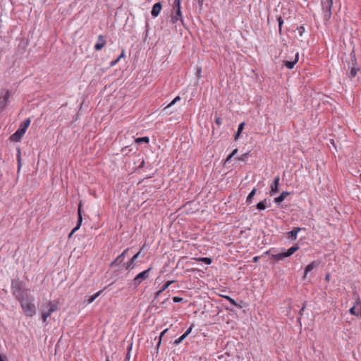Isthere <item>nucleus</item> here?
I'll use <instances>...</instances> for the list:
<instances>
[{
    "label": "nucleus",
    "instance_id": "f257e3e1",
    "mask_svg": "<svg viewBox=\"0 0 361 361\" xmlns=\"http://www.w3.org/2000/svg\"><path fill=\"white\" fill-rule=\"evenodd\" d=\"M25 283L20 281L18 277L11 279V290L13 296L18 302L28 296L29 289L25 288Z\"/></svg>",
    "mask_w": 361,
    "mask_h": 361
},
{
    "label": "nucleus",
    "instance_id": "f03ea898",
    "mask_svg": "<svg viewBox=\"0 0 361 361\" xmlns=\"http://www.w3.org/2000/svg\"><path fill=\"white\" fill-rule=\"evenodd\" d=\"M33 300L34 298L32 297H27L19 301L23 313L29 317H32L36 314V307Z\"/></svg>",
    "mask_w": 361,
    "mask_h": 361
},
{
    "label": "nucleus",
    "instance_id": "7ed1b4c3",
    "mask_svg": "<svg viewBox=\"0 0 361 361\" xmlns=\"http://www.w3.org/2000/svg\"><path fill=\"white\" fill-rule=\"evenodd\" d=\"M31 123L30 118L25 119L20 124L18 129L10 137L13 142H20Z\"/></svg>",
    "mask_w": 361,
    "mask_h": 361
},
{
    "label": "nucleus",
    "instance_id": "20e7f679",
    "mask_svg": "<svg viewBox=\"0 0 361 361\" xmlns=\"http://www.w3.org/2000/svg\"><path fill=\"white\" fill-rule=\"evenodd\" d=\"M178 20L180 21L183 25H185L184 20L181 12L180 4L173 3V8L171 15V21L172 23H176Z\"/></svg>",
    "mask_w": 361,
    "mask_h": 361
},
{
    "label": "nucleus",
    "instance_id": "39448f33",
    "mask_svg": "<svg viewBox=\"0 0 361 361\" xmlns=\"http://www.w3.org/2000/svg\"><path fill=\"white\" fill-rule=\"evenodd\" d=\"M152 269V267H149L147 269L137 274L132 281L131 285L134 286V288L138 287L143 281L149 278V273Z\"/></svg>",
    "mask_w": 361,
    "mask_h": 361
},
{
    "label": "nucleus",
    "instance_id": "423d86ee",
    "mask_svg": "<svg viewBox=\"0 0 361 361\" xmlns=\"http://www.w3.org/2000/svg\"><path fill=\"white\" fill-rule=\"evenodd\" d=\"M47 310H44V311L42 313V319L43 322H46L47 318L50 317L53 312L59 310L58 302L55 301H49L47 304Z\"/></svg>",
    "mask_w": 361,
    "mask_h": 361
},
{
    "label": "nucleus",
    "instance_id": "0eeeda50",
    "mask_svg": "<svg viewBox=\"0 0 361 361\" xmlns=\"http://www.w3.org/2000/svg\"><path fill=\"white\" fill-rule=\"evenodd\" d=\"M333 0H322V8L324 13V20H329L331 16V7Z\"/></svg>",
    "mask_w": 361,
    "mask_h": 361
},
{
    "label": "nucleus",
    "instance_id": "6e6552de",
    "mask_svg": "<svg viewBox=\"0 0 361 361\" xmlns=\"http://www.w3.org/2000/svg\"><path fill=\"white\" fill-rule=\"evenodd\" d=\"M129 251V248L125 249L121 254H120L110 264L109 267L113 268L114 267H123V264H125L124 259L126 258V254Z\"/></svg>",
    "mask_w": 361,
    "mask_h": 361
},
{
    "label": "nucleus",
    "instance_id": "1a4fd4ad",
    "mask_svg": "<svg viewBox=\"0 0 361 361\" xmlns=\"http://www.w3.org/2000/svg\"><path fill=\"white\" fill-rule=\"evenodd\" d=\"M142 249H140L139 252L134 255L128 262H127L126 264H123V267L126 270L130 271L135 268L137 264V259L140 257Z\"/></svg>",
    "mask_w": 361,
    "mask_h": 361
},
{
    "label": "nucleus",
    "instance_id": "9d476101",
    "mask_svg": "<svg viewBox=\"0 0 361 361\" xmlns=\"http://www.w3.org/2000/svg\"><path fill=\"white\" fill-rule=\"evenodd\" d=\"M82 204L81 202L78 204V221L76 226L73 228L71 233L68 235V238H71L73 233L76 232L80 228L82 222V210H81Z\"/></svg>",
    "mask_w": 361,
    "mask_h": 361
},
{
    "label": "nucleus",
    "instance_id": "9b49d317",
    "mask_svg": "<svg viewBox=\"0 0 361 361\" xmlns=\"http://www.w3.org/2000/svg\"><path fill=\"white\" fill-rule=\"evenodd\" d=\"M10 97L11 92L8 90H6L4 94L0 95V112L7 106Z\"/></svg>",
    "mask_w": 361,
    "mask_h": 361
},
{
    "label": "nucleus",
    "instance_id": "f8f14e48",
    "mask_svg": "<svg viewBox=\"0 0 361 361\" xmlns=\"http://www.w3.org/2000/svg\"><path fill=\"white\" fill-rule=\"evenodd\" d=\"M350 57L352 59V64L353 65V66L351 67V68H350V77L355 78L357 75V72L360 71V69L359 67L355 66V64L357 63V60H356L355 54H353V53L350 54Z\"/></svg>",
    "mask_w": 361,
    "mask_h": 361
},
{
    "label": "nucleus",
    "instance_id": "ddd939ff",
    "mask_svg": "<svg viewBox=\"0 0 361 361\" xmlns=\"http://www.w3.org/2000/svg\"><path fill=\"white\" fill-rule=\"evenodd\" d=\"M279 181L280 178L279 176H276L271 184L270 195L273 196L279 191Z\"/></svg>",
    "mask_w": 361,
    "mask_h": 361
},
{
    "label": "nucleus",
    "instance_id": "4468645a",
    "mask_svg": "<svg viewBox=\"0 0 361 361\" xmlns=\"http://www.w3.org/2000/svg\"><path fill=\"white\" fill-rule=\"evenodd\" d=\"M301 230H305V228L294 227L290 231L286 233L287 238L290 240H295L297 239L298 233Z\"/></svg>",
    "mask_w": 361,
    "mask_h": 361
},
{
    "label": "nucleus",
    "instance_id": "2eb2a0df",
    "mask_svg": "<svg viewBox=\"0 0 361 361\" xmlns=\"http://www.w3.org/2000/svg\"><path fill=\"white\" fill-rule=\"evenodd\" d=\"M320 263L321 262L319 260H314L310 264H309L305 269L303 278L305 279L309 272H310L314 269L318 267Z\"/></svg>",
    "mask_w": 361,
    "mask_h": 361
},
{
    "label": "nucleus",
    "instance_id": "dca6fc26",
    "mask_svg": "<svg viewBox=\"0 0 361 361\" xmlns=\"http://www.w3.org/2000/svg\"><path fill=\"white\" fill-rule=\"evenodd\" d=\"M298 59H299V53L296 52L294 54V60L293 61H291V60H284L283 61V64H284V66L290 70V69L293 68V67L295 65V63L298 61Z\"/></svg>",
    "mask_w": 361,
    "mask_h": 361
},
{
    "label": "nucleus",
    "instance_id": "f3484780",
    "mask_svg": "<svg viewBox=\"0 0 361 361\" xmlns=\"http://www.w3.org/2000/svg\"><path fill=\"white\" fill-rule=\"evenodd\" d=\"M161 8H162V4L161 2H157V3L154 4L153 5L152 11H151V15L154 18L157 17L159 15Z\"/></svg>",
    "mask_w": 361,
    "mask_h": 361
},
{
    "label": "nucleus",
    "instance_id": "a211bd4d",
    "mask_svg": "<svg viewBox=\"0 0 361 361\" xmlns=\"http://www.w3.org/2000/svg\"><path fill=\"white\" fill-rule=\"evenodd\" d=\"M106 41L104 39V37L102 35H99L98 37V41L94 45V49L96 51L101 50L105 45H106Z\"/></svg>",
    "mask_w": 361,
    "mask_h": 361
},
{
    "label": "nucleus",
    "instance_id": "6ab92c4d",
    "mask_svg": "<svg viewBox=\"0 0 361 361\" xmlns=\"http://www.w3.org/2000/svg\"><path fill=\"white\" fill-rule=\"evenodd\" d=\"M288 257L285 252H281L278 254L271 255L270 259L274 262H279L281 260H283L285 258Z\"/></svg>",
    "mask_w": 361,
    "mask_h": 361
},
{
    "label": "nucleus",
    "instance_id": "aec40b11",
    "mask_svg": "<svg viewBox=\"0 0 361 361\" xmlns=\"http://www.w3.org/2000/svg\"><path fill=\"white\" fill-rule=\"evenodd\" d=\"M289 194L290 193L286 191L282 192L279 197L274 198V202L277 204H280Z\"/></svg>",
    "mask_w": 361,
    "mask_h": 361
},
{
    "label": "nucleus",
    "instance_id": "412c9836",
    "mask_svg": "<svg viewBox=\"0 0 361 361\" xmlns=\"http://www.w3.org/2000/svg\"><path fill=\"white\" fill-rule=\"evenodd\" d=\"M299 250V246L298 245H295L294 246H292L288 250H285V253L286 254L287 257H289L292 255H293L296 251Z\"/></svg>",
    "mask_w": 361,
    "mask_h": 361
},
{
    "label": "nucleus",
    "instance_id": "4be33fe9",
    "mask_svg": "<svg viewBox=\"0 0 361 361\" xmlns=\"http://www.w3.org/2000/svg\"><path fill=\"white\" fill-rule=\"evenodd\" d=\"M244 126H245V123H241L239 124L238 130L235 134V137H234L235 140H238L239 139V137H240V134H241L243 130L244 129Z\"/></svg>",
    "mask_w": 361,
    "mask_h": 361
},
{
    "label": "nucleus",
    "instance_id": "5701e85b",
    "mask_svg": "<svg viewBox=\"0 0 361 361\" xmlns=\"http://www.w3.org/2000/svg\"><path fill=\"white\" fill-rule=\"evenodd\" d=\"M135 142L137 145H140L142 143H148L149 142V138L147 136L140 137L135 140Z\"/></svg>",
    "mask_w": 361,
    "mask_h": 361
},
{
    "label": "nucleus",
    "instance_id": "b1692460",
    "mask_svg": "<svg viewBox=\"0 0 361 361\" xmlns=\"http://www.w3.org/2000/svg\"><path fill=\"white\" fill-rule=\"evenodd\" d=\"M256 191L257 190L255 188H253L250 192L248 194L247 197V199H246V203L247 204H251L252 201V199L254 197V196L256 194Z\"/></svg>",
    "mask_w": 361,
    "mask_h": 361
},
{
    "label": "nucleus",
    "instance_id": "393cba45",
    "mask_svg": "<svg viewBox=\"0 0 361 361\" xmlns=\"http://www.w3.org/2000/svg\"><path fill=\"white\" fill-rule=\"evenodd\" d=\"M169 329H166L165 330H164L159 335V341L157 343V348H156V353L157 354L158 353V351H159V348L161 345V338L162 337L165 335V334L166 333V331H168Z\"/></svg>",
    "mask_w": 361,
    "mask_h": 361
},
{
    "label": "nucleus",
    "instance_id": "a878e982",
    "mask_svg": "<svg viewBox=\"0 0 361 361\" xmlns=\"http://www.w3.org/2000/svg\"><path fill=\"white\" fill-rule=\"evenodd\" d=\"M101 293H102V290H99L97 293H95L94 295L90 296L87 299V303L88 304L92 303L97 297H99Z\"/></svg>",
    "mask_w": 361,
    "mask_h": 361
},
{
    "label": "nucleus",
    "instance_id": "bb28decb",
    "mask_svg": "<svg viewBox=\"0 0 361 361\" xmlns=\"http://www.w3.org/2000/svg\"><path fill=\"white\" fill-rule=\"evenodd\" d=\"M360 310H356L355 309V305H354L350 310H349V312L350 314L352 315H355V316H357V317H359V313H360Z\"/></svg>",
    "mask_w": 361,
    "mask_h": 361
},
{
    "label": "nucleus",
    "instance_id": "cd10ccee",
    "mask_svg": "<svg viewBox=\"0 0 361 361\" xmlns=\"http://www.w3.org/2000/svg\"><path fill=\"white\" fill-rule=\"evenodd\" d=\"M17 161H18V171H19L20 170V168L22 166L21 157H20V150L19 148L18 149Z\"/></svg>",
    "mask_w": 361,
    "mask_h": 361
},
{
    "label": "nucleus",
    "instance_id": "c85d7f7f",
    "mask_svg": "<svg viewBox=\"0 0 361 361\" xmlns=\"http://www.w3.org/2000/svg\"><path fill=\"white\" fill-rule=\"evenodd\" d=\"M256 207L259 211H262L267 208V204H265L262 201H261L257 204Z\"/></svg>",
    "mask_w": 361,
    "mask_h": 361
},
{
    "label": "nucleus",
    "instance_id": "c756f323",
    "mask_svg": "<svg viewBox=\"0 0 361 361\" xmlns=\"http://www.w3.org/2000/svg\"><path fill=\"white\" fill-rule=\"evenodd\" d=\"M277 21L279 23V34H281V30H282V25L283 24V20L282 19L281 16L277 17Z\"/></svg>",
    "mask_w": 361,
    "mask_h": 361
},
{
    "label": "nucleus",
    "instance_id": "7c9ffc66",
    "mask_svg": "<svg viewBox=\"0 0 361 361\" xmlns=\"http://www.w3.org/2000/svg\"><path fill=\"white\" fill-rule=\"evenodd\" d=\"M199 261L204 263L205 264H210L212 263V259L209 257H202Z\"/></svg>",
    "mask_w": 361,
    "mask_h": 361
},
{
    "label": "nucleus",
    "instance_id": "2f4dec72",
    "mask_svg": "<svg viewBox=\"0 0 361 361\" xmlns=\"http://www.w3.org/2000/svg\"><path fill=\"white\" fill-rule=\"evenodd\" d=\"M180 97L179 96H177L176 97H175L171 102V103L166 107V109L167 108H169L171 107V106H173V104H175L177 102L180 101Z\"/></svg>",
    "mask_w": 361,
    "mask_h": 361
},
{
    "label": "nucleus",
    "instance_id": "473e14b6",
    "mask_svg": "<svg viewBox=\"0 0 361 361\" xmlns=\"http://www.w3.org/2000/svg\"><path fill=\"white\" fill-rule=\"evenodd\" d=\"M248 153H244L241 156L237 157V159L240 161H246Z\"/></svg>",
    "mask_w": 361,
    "mask_h": 361
},
{
    "label": "nucleus",
    "instance_id": "72a5a7b5",
    "mask_svg": "<svg viewBox=\"0 0 361 361\" xmlns=\"http://www.w3.org/2000/svg\"><path fill=\"white\" fill-rule=\"evenodd\" d=\"M174 282V281H166L162 286L161 289L162 290H165L166 289H167L169 288V286L172 284Z\"/></svg>",
    "mask_w": 361,
    "mask_h": 361
},
{
    "label": "nucleus",
    "instance_id": "f704fd0d",
    "mask_svg": "<svg viewBox=\"0 0 361 361\" xmlns=\"http://www.w3.org/2000/svg\"><path fill=\"white\" fill-rule=\"evenodd\" d=\"M131 349H132V345H130L128 348V352H127V353H126V357H125V359H124V361H129V360H130V350H131Z\"/></svg>",
    "mask_w": 361,
    "mask_h": 361
},
{
    "label": "nucleus",
    "instance_id": "c9c22d12",
    "mask_svg": "<svg viewBox=\"0 0 361 361\" xmlns=\"http://www.w3.org/2000/svg\"><path fill=\"white\" fill-rule=\"evenodd\" d=\"M230 302L231 304H232L233 305H235L236 307H238L240 308H242V306L240 305L239 304H238L235 300L234 299H233L232 298H230V300H228Z\"/></svg>",
    "mask_w": 361,
    "mask_h": 361
},
{
    "label": "nucleus",
    "instance_id": "e433bc0d",
    "mask_svg": "<svg viewBox=\"0 0 361 361\" xmlns=\"http://www.w3.org/2000/svg\"><path fill=\"white\" fill-rule=\"evenodd\" d=\"M230 302L231 304H232L233 305H235L236 307H238L240 308H242V306L240 305L239 304H238L235 300L234 299H233L232 298H230V300H228Z\"/></svg>",
    "mask_w": 361,
    "mask_h": 361
},
{
    "label": "nucleus",
    "instance_id": "4c0bfd02",
    "mask_svg": "<svg viewBox=\"0 0 361 361\" xmlns=\"http://www.w3.org/2000/svg\"><path fill=\"white\" fill-rule=\"evenodd\" d=\"M183 298H180V297H178V296H175L173 298V301L174 302H180L181 301H183Z\"/></svg>",
    "mask_w": 361,
    "mask_h": 361
},
{
    "label": "nucleus",
    "instance_id": "58836bf2",
    "mask_svg": "<svg viewBox=\"0 0 361 361\" xmlns=\"http://www.w3.org/2000/svg\"><path fill=\"white\" fill-rule=\"evenodd\" d=\"M297 30H298L300 35H302L305 31V27L303 26H300V27H298Z\"/></svg>",
    "mask_w": 361,
    "mask_h": 361
},
{
    "label": "nucleus",
    "instance_id": "ea45409f",
    "mask_svg": "<svg viewBox=\"0 0 361 361\" xmlns=\"http://www.w3.org/2000/svg\"><path fill=\"white\" fill-rule=\"evenodd\" d=\"M125 51L123 49L121 54L117 57V61H120L121 59L125 58Z\"/></svg>",
    "mask_w": 361,
    "mask_h": 361
},
{
    "label": "nucleus",
    "instance_id": "a19ab883",
    "mask_svg": "<svg viewBox=\"0 0 361 361\" xmlns=\"http://www.w3.org/2000/svg\"><path fill=\"white\" fill-rule=\"evenodd\" d=\"M233 157H234V156H233V155H232V154H230L227 157V158H226V161H225V164H226L229 163V162L231 161V159H232Z\"/></svg>",
    "mask_w": 361,
    "mask_h": 361
},
{
    "label": "nucleus",
    "instance_id": "79ce46f5",
    "mask_svg": "<svg viewBox=\"0 0 361 361\" xmlns=\"http://www.w3.org/2000/svg\"><path fill=\"white\" fill-rule=\"evenodd\" d=\"M164 292V290H162V289L161 288L159 290H158L157 293H156V295H155V298L153 300L152 302H154V300L157 299V298L160 295V294Z\"/></svg>",
    "mask_w": 361,
    "mask_h": 361
},
{
    "label": "nucleus",
    "instance_id": "37998d69",
    "mask_svg": "<svg viewBox=\"0 0 361 361\" xmlns=\"http://www.w3.org/2000/svg\"><path fill=\"white\" fill-rule=\"evenodd\" d=\"M262 202H263L265 204H267V207H268V206H270V205H271L270 200H268V199H267V198H266V199H264V200H262Z\"/></svg>",
    "mask_w": 361,
    "mask_h": 361
},
{
    "label": "nucleus",
    "instance_id": "c03bdc74",
    "mask_svg": "<svg viewBox=\"0 0 361 361\" xmlns=\"http://www.w3.org/2000/svg\"><path fill=\"white\" fill-rule=\"evenodd\" d=\"M305 305H306V303L305 302V303L303 304V306L302 307V308L300 309V312H299V314H300V316L303 314V312H304V310H305Z\"/></svg>",
    "mask_w": 361,
    "mask_h": 361
},
{
    "label": "nucleus",
    "instance_id": "a18cd8bd",
    "mask_svg": "<svg viewBox=\"0 0 361 361\" xmlns=\"http://www.w3.org/2000/svg\"><path fill=\"white\" fill-rule=\"evenodd\" d=\"M192 326H190L187 330L185 332V334H187V336H188L190 332L192 331Z\"/></svg>",
    "mask_w": 361,
    "mask_h": 361
},
{
    "label": "nucleus",
    "instance_id": "49530a36",
    "mask_svg": "<svg viewBox=\"0 0 361 361\" xmlns=\"http://www.w3.org/2000/svg\"><path fill=\"white\" fill-rule=\"evenodd\" d=\"M182 341H180V339L178 338H177L176 340L174 341L173 342V345H179Z\"/></svg>",
    "mask_w": 361,
    "mask_h": 361
},
{
    "label": "nucleus",
    "instance_id": "de8ad7c7",
    "mask_svg": "<svg viewBox=\"0 0 361 361\" xmlns=\"http://www.w3.org/2000/svg\"><path fill=\"white\" fill-rule=\"evenodd\" d=\"M6 360L7 358L6 355L0 354V361H6Z\"/></svg>",
    "mask_w": 361,
    "mask_h": 361
},
{
    "label": "nucleus",
    "instance_id": "09e8293b",
    "mask_svg": "<svg viewBox=\"0 0 361 361\" xmlns=\"http://www.w3.org/2000/svg\"><path fill=\"white\" fill-rule=\"evenodd\" d=\"M119 61H117V59L116 60H114L112 61L111 63H110V66L111 67H113Z\"/></svg>",
    "mask_w": 361,
    "mask_h": 361
},
{
    "label": "nucleus",
    "instance_id": "8fccbe9b",
    "mask_svg": "<svg viewBox=\"0 0 361 361\" xmlns=\"http://www.w3.org/2000/svg\"><path fill=\"white\" fill-rule=\"evenodd\" d=\"M260 257L259 256H255L252 258V262H258V260L259 259Z\"/></svg>",
    "mask_w": 361,
    "mask_h": 361
},
{
    "label": "nucleus",
    "instance_id": "3c124183",
    "mask_svg": "<svg viewBox=\"0 0 361 361\" xmlns=\"http://www.w3.org/2000/svg\"><path fill=\"white\" fill-rule=\"evenodd\" d=\"M187 336V334L184 333L181 336L179 337V338L180 339V341H183Z\"/></svg>",
    "mask_w": 361,
    "mask_h": 361
},
{
    "label": "nucleus",
    "instance_id": "603ef678",
    "mask_svg": "<svg viewBox=\"0 0 361 361\" xmlns=\"http://www.w3.org/2000/svg\"><path fill=\"white\" fill-rule=\"evenodd\" d=\"M187 336V334L184 333L181 336L179 337V338L180 339V341H183Z\"/></svg>",
    "mask_w": 361,
    "mask_h": 361
},
{
    "label": "nucleus",
    "instance_id": "864d4df0",
    "mask_svg": "<svg viewBox=\"0 0 361 361\" xmlns=\"http://www.w3.org/2000/svg\"><path fill=\"white\" fill-rule=\"evenodd\" d=\"M187 336V334L184 333L181 336L179 337V338L180 339V341H183Z\"/></svg>",
    "mask_w": 361,
    "mask_h": 361
},
{
    "label": "nucleus",
    "instance_id": "5fc2aeb1",
    "mask_svg": "<svg viewBox=\"0 0 361 361\" xmlns=\"http://www.w3.org/2000/svg\"><path fill=\"white\" fill-rule=\"evenodd\" d=\"M215 122H216V123L217 125H221V118H216Z\"/></svg>",
    "mask_w": 361,
    "mask_h": 361
},
{
    "label": "nucleus",
    "instance_id": "6e6d98bb",
    "mask_svg": "<svg viewBox=\"0 0 361 361\" xmlns=\"http://www.w3.org/2000/svg\"><path fill=\"white\" fill-rule=\"evenodd\" d=\"M198 2V4L200 5V7L201 8L202 6L204 0H197Z\"/></svg>",
    "mask_w": 361,
    "mask_h": 361
},
{
    "label": "nucleus",
    "instance_id": "4d7b16f0",
    "mask_svg": "<svg viewBox=\"0 0 361 361\" xmlns=\"http://www.w3.org/2000/svg\"><path fill=\"white\" fill-rule=\"evenodd\" d=\"M238 152V149L235 148L234 149L232 152L231 154H232V155L235 156L236 154V153Z\"/></svg>",
    "mask_w": 361,
    "mask_h": 361
},
{
    "label": "nucleus",
    "instance_id": "13d9d810",
    "mask_svg": "<svg viewBox=\"0 0 361 361\" xmlns=\"http://www.w3.org/2000/svg\"><path fill=\"white\" fill-rule=\"evenodd\" d=\"M330 277H331L330 274H327L326 275V276H325V280H326V281H329V280H330Z\"/></svg>",
    "mask_w": 361,
    "mask_h": 361
},
{
    "label": "nucleus",
    "instance_id": "bf43d9fd",
    "mask_svg": "<svg viewBox=\"0 0 361 361\" xmlns=\"http://www.w3.org/2000/svg\"><path fill=\"white\" fill-rule=\"evenodd\" d=\"M359 304H361V300H360V299L358 298H357V300L355 302V306H356V305H359Z\"/></svg>",
    "mask_w": 361,
    "mask_h": 361
},
{
    "label": "nucleus",
    "instance_id": "052dcab7",
    "mask_svg": "<svg viewBox=\"0 0 361 361\" xmlns=\"http://www.w3.org/2000/svg\"><path fill=\"white\" fill-rule=\"evenodd\" d=\"M224 298L227 300L228 301L230 300L231 297L228 295H224Z\"/></svg>",
    "mask_w": 361,
    "mask_h": 361
},
{
    "label": "nucleus",
    "instance_id": "680f3d73",
    "mask_svg": "<svg viewBox=\"0 0 361 361\" xmlns=\"http://www.w3.org/2000/svg\"><path fill=\"white\" fill-rule=\"evenodd\" d=\"M173 3L180 4L181 3V0H173Z\"/></svg>",
    "mask_w": 361,
    "mask_h": 361
},
{
    "label": "nucleus",
    "instance_id": "e2e57ef3",
    "mask_svg": "<svg viewBox=\"0 0 361 361\" xmlns=\"http://www.w3.org/2000/svg\"><path fill=\"white\" fill-rule=\"evenodd\" d=\"M359 317H361V309H360V313H359Z\"/></svg>",
    "mask_w": 361,
    "mask_h": 361
},
{
    "label": "nucleus",
    "instance_id": "0e129e2a",
    "mask_svg": "<svg viewBox=\"0 0 361 361\" xmlns=\"http://www.w3.org/2000/svg\"><path fill=\"white\" fill-rule=\"evenodd\" d=\"M106 361H110L109 359V357H106Z\"/></svg>",
    "mask_w": 361,
    "mask_h": 361
},
{
    "label": "nucleus",
    "instance_id": "69168bd1",
    "mask_svg": "<svg viewBox=\"0 0 361 361\" xmlns=\"http://www.w3.org/2000/svg\"><path fill=\"white\" fill-rule=\"evenodd\" d=\"M360 180H361V174H360Z\"/></svg>",
    "mask_w": 361,
    "mask_h": 361
}]
</instances>
